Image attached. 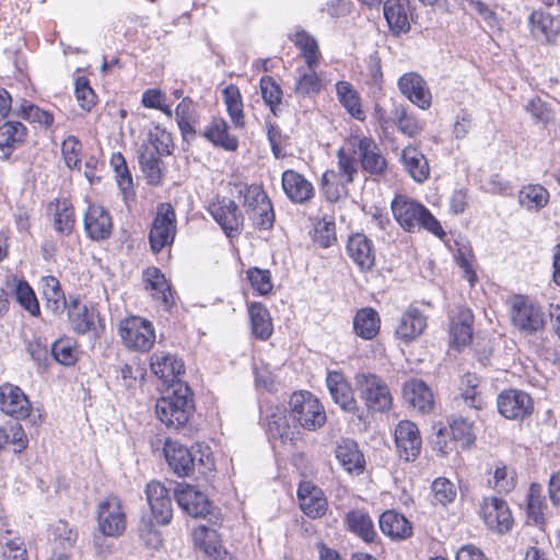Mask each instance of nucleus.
Instances as JSON below:
<instances>
[{
  "instance_id": "nucleus-1",
  "label": "nucleus",
  "mask_w": 560,
  "mask_h": 560,
  "mask_svg": "<svg viewBox=\"0 0 560 560\" xmlns=\"http://www.w3.org/2000/svg\"><path fill=\"white\" fill-rule=\"evenodd\" d=\"M155 410L166 427L183 428L195 411L192 393L188 385L177 383L167 395L156 401Z\"/></svg>"
},
{
  "instance_id": "nucleus-2",
  "label": "nucleus",
  "mask_w": 560,
  "mask_h": 560,
  "mask_svg": "<svg viewBox=\"0 0 560 560\" xmlns=\"http://www.w3.org/2000/svg\"><path fill=\"white\" fill-rule=\"evenodd\" d=\"M397 222L408 232L423 228L436 236L445 235L440 222L422 205L405 197H397L392 203Z\"/></svg>"
},
{
  "instance_id": "nucleus-3",
  "label": "nucleus",
  "mask_w": 560,
  "mask_h": 560,
  "mask_svg": "<svg viewBox=\"0 0 560 560\" xmlns=\"http://www.w3.org/2000/svg\"><path fill=\"white\" fill-rule=\"evenodd\" d=\"M290 418L294 425L316 431L327 420L322 402L310 392H295L289 400Z\"/></svg>"
},
{
  "instance_id": "nucleus-4",
  "label": "nucleus",
  "mask_w": 560,
  "mask_h": 560,
  "mask_svg": "<svg viewBox=\"0 0 560 560\" xmlns=\"http://www.w3.org/2000/svg\"><path fill=\"white\" fill-rule=\"evenodd\" d=\"M510 317L512 325L524 335H534L546 324L542 308L524 295H514L510 300Z\"/></svg>"
},
{
  "instance_id": "nucleus-5",
  "label": "nucleus",
  "mask_w": 560,
  "mask_h": 560,
  "mask_svg": "<svg viewBox=\"0 0 560 560\" xmlns=\"http://www.w3.org/2000/svg\"><path fill=\"white\" fill-rule=\"evenodd\" d=\"M355 384L369 410L374 412L387 411L393 402V397L387 384L377 375L359 373Z\"/></svg>"
},
{
  "instance_id": "nucleus-6",
  "label": "nucleus",
  "mask_w": 560,
  "mask_h": 560,
  "mask_svg": "<svg viewBox=\"0 0 560 560\" xmlns=\"http://www.w3.org/2000/svg\"><path fill=\"white\" fill-rule=\"evenodd\" d=\"M119 335L126 347L137 351H149L155 340L152 324L140 317H130L121 320Z\"/></svg>"
},
{
  "instance_id": "nucleus-7",
  "label": "nucleus",
  "mask_w": 560,
  "mask_h": 560,
  "mask_svg": "<svg viewBox=\"0 0 560 560\" xmlns=\"http://www.w3.org/2000/svg\"><path fill=\"white\" fill-rule=\"evenodd\" d=\"M176 234V215L170 203H162L158 208L156 217L152 223L149 240L154 253H160L165 246L173 243Z\"/></svg>"
},
{
  "instance_id": "nucleus-8",
  "label": "nucleus",
  "mask_w": 560,
  "mask_h": 560,
  "mask_svg": "<svg viewBox=\"0 0 560 560\" xmlns=\"http://www.w3.org/2000/svg\"><path fill=\"white\" fill-rule=\"evenodd\" d=\"M98 528L105 536L117 537L126 528V515L121 501L116 495H108L97 506Z\"/></svg>"
},
{
  "instance_id": "nucleus-9",
  "label": "nucleus",
  "mask_w": 560,
  "mask_h": 560,
  "mask_svg": "<svg viewBox=\"0 0 560 560\" xmlns=\"http://www.w3.org/2000/svg\"><path fill=\"white\" fill-rule=\"evenodd\" d=\"M301 511L312 520H318L328 511V500L322 488L308 480H302L298 488Z\"/></svg>"
},
{
  "instance_id": "nucleus-10",
  "label": "nucleus",
  "mask_w": 560,
  "mask_h": 560,
  "mask_svg": "<svg viewBox=\"0 0 560 560\" xmlns=\"http://www.w3.org/2000/svg\"><path fill=\"white\" fill-rule=\"evenodd\" d=\"M395 444L399 457L406 462H413L420 454L422 440L416 423L401 420L395 429Z\"/></svg>"
},
{
  "instance_id": "nucleus-11",
  "label": "nucleus",
  "mask_w": 560,
  "mask_h": 560,
  "mask_svg": "<svg viewBox=\"0 0 560 560\" xmlns=\"http://www.w3.org/2000/svg\"><path fill=\"white\" fill-rule=\"evenodd\" d=\"M481 516L490 529L500 534L508 533L514 522L506 501L497 497H490L483 500L481 504Z\"/></svg>"
},
{
  "instance_id": "nucleus-12",
  "label": "nucleus",
  "mask_w": 560,
  "mask_h": 560,
  "mask_svg": "<svg viewBox=\"0 0 560 560\" xmlns=\"http://www.w3.org/2000/svg\"><path fill=\"white\" fill-rule=\"evenodd\" d=\"M497 405L499 412L508 419H523L534 410L532 397L516 389L503 390L498 397Z\"/></svg>"
},
{
  "instance_id": "nucleus-13",
  "label": "nucleus",
  "mask_w": 560,
  "mask_h": 560,
  "mask_svg": "<svg viewBox=\"0 0 560 560\" xmlns=\"http://www.w3.org/2000/svg\"><path fill=\"white\" fill-rule=\"evenodd\" d=\"M0 410L7 416L23 420L30 416L32 405L19 386L4 383L0 385Z\"/></svg>"
},
{
  "instance_id": "nucleus-14",
  "label": "nucleus",
  "mask_w": 560,
  "mask_h": 560,
  "mask_svg": "<svg viewBox=\"0 0 560 560\" xmlns=\"http://www.w3.org/2000/svg\"><path fill=\"white\" fill-rule=\"evenodd\" d=\"M147 500L158 524L166 525L172 521L173 508L168 489L159 481H151L145 488Z\"/></svg>"
},
{
  "instance_id": "nucleus-15",
  "label": "nucleus",
  "mask_w": 560,
  "mask_h": 560,
  "mask_svg": "<svg viewBox=\"0 0 560 560\" xmlns=\"http://www.w3.org/2000/svg\"><path fill=\"white\" fill-rule=\"evenodd\" d=\"M152 372L167 384L170 388L175 387L179 381V375L185 372L184 363L176 355L168 352H154L150 359Z\"/></svg>"
},
{
  "instance_id": "nucleus-16",
  "label": "nucleus",
  "mask_w": 560,
  "mask_h": 560,
  "mask_svg": "<svg viewBox=\"0 0 560 560\" xmlns=\"http://www.w3.org/2000/svg\"><path fill=\"white\" fill-rule=\"evenodd\" d=\"M210 212L229 237L240 234L244 218L235 201L223 198L210 207Z\"/></svg>"
},
{
  "instance_id": "nucleus-17",
  "label": "nucleus",
  "mask_w": 560,
  "mask_h": 560,
  "mask_svg": "<svg viewBox=\"0 0 560 560\" xmlns=\"http://www.w3.org/2000/svg\"><path fill=\"white\" fill-rule=\"evenodd\" d=\"M346 250L360 271H370L375 266L374 244L365 234H352L348 238Z\"/></svg>"
},
{
  "instance_id": "nucleus-18",
  "label": "nucleus",
  "mask_w": 560,
  "mask_h": 560,
  "mask_svg": "<svg viewBox=\"0 0 560 560\" xmlns=\"http://www.w3.org/2000/svg\"><path fill=\"white\" fill-rule=\"evenodd\" d=\"M175 499L179 508L192 517H203L210 512L208 497L191 485H182L175 490Z\"/></svg>"
},
{
  "instance_id": "nucleus-19",
  "label": "nucleus",
  "mask_w": 560,
  "mask_h": 560,
  "mask_svg": "<svg viewBox=\"0 0 560 560\" xmlns=\"http://www.w3.org/2000/svg\"><path fill=\"white\" fill-rule=\"evenodd\" d=\"M427 327V316L416 306L410 305L400 316L395 328V336L405 343L418 339Z\"/></svg>"
},
{
  "instance_id": "nucleus-20",
  "label": "nucleus",
  "mask_w": 560,
  "mask_h": 560,
  "mask_svg": "<svg viewBox=\"0 0 560 560\" xmlns=\"http://www.w3.org/2000/svg\"><path fill=\"white\" fill-rule=\"evenodd\" d=\"M326 383L332 400L343 411L350 413L359 411V405L353 396L352 388L342 373L338 371L328 372Z\"/></svg>"
},
{
  "instance_id": "nucleus-21",
  "label": "nucleus",
  "mask_w": 560,
  "mask_h": 560,
  "mask_svg": "<svg viewBox=\"0 0 560 560\" xmlns=\"http://www.w3.org/2000/svg\"><path fill=\"white\" fill-rule=\"evenodd\" d=\"M163 154H170L167 145L159 148L151 141V145H144L139 156L142 172L150 185L158 186L162 183L164 170L160 155Z\"/></svg>"
},
{
  "instance_id": "nucleus-22",
  "label": "nucleus",
  "mask_w": 560,
  "mask_h": 560,
  "mask_svg": "<svg viewBox=\"0 0 560 560\" xmlns=\"http://www.w3.org/2000/svg\"><path fill=\"white\" fill-rule=\"evenodd\" d=\"M84 229L88 236L102 241L112 234L113 222L106 209L98 205H90L84 213Z\"/></svg>"
},
{
  "instance_id": "nucleus-23",
  "label": "nucleus",
  "mask_w": 560,
  "mask_h": 560,
  "mask_svg": "<svg viewBox=\"0 0 560 560\" xmlns=\"http://www.w3.org/2000/svg\"><path fill=\"white\" fill-rule=\"evenodd\" d=\"M399 91L413 104L422 109L431 105V93L425 81L416 72H408L398 80Z\"/></svg>"
},
{
  "instance_id": "nucleus-24",
  "label": "nucleus",
  "mask_w": 560,
  "mask_h": 560,
  "mask_svg": "<svg viewBox=\"0 0 560 560\" xmlns=\"http://www.w3.org/2000/svg\"><path fill=\"white\" fill-rule=\"evenodd\" d=\"M355 147L358 148L361 164L365 172L371 175H382L386 171L387 160L383 155L378 144L372 138H359Z\"/></svg>"
},
{
  "instance_id": "nucleus-25",
  "label": "nucleus",
  "mask_w": 560,
  "mask_h": 560,
  "mask_svg": "<svg viewBox=\"0 0 560 560\" xmlns=\"http://www.w3.org/2000/svg\"><path fill=\"white\" fill-rule=\"evenodd\" d=\"M282 188L287 197L295 203H303L314 195L313 185L303 175L293 170L283 172Z\"/></svg>"
},
{
  "instance_id": "nucleus-26",
  "label": "nucleus",
  "mask_w": 560,
  "mask_h": 560,
  "mask_svg": "<svg viewBox=\"0 0 560 560\" xmlns=\"http://www.w3.org/2000/svg\"><path fill=\"white\" fill-rule=\"evenodd\" d=\"M400 162L407 174L417 183H424L430 175V165L425 155L416 147L402 149Z\"/></svg>"
},
{
  "instance_id": "nucleus-27",
  "label": "nucleus",
  "mask_w": 560,
  "mask_h": 560,
  "mask_svg": "<svg viewBox=\"0 0 560 560\" xmlns=\"http://www.w3.org/2000/svg\"><path fill=\"white\" fill-rule=\"evenodd\" d=\"M165 458L170 467L179 477L189 476L195 468V458L184 445L167 442L164 447Z\"/></svg>"
},
{
  "instance_id": "nucleus-28",
  "label": "nucleus",
  "mask_w": 560,
  "mask_h": 560,
  "mask_svg": "<svg viewBox=\"0 0 560 560\" xmlns=\"http://www.w3.org/2000/svg\"><path fill=\"white\" fill-rule=\"evenodd\" d=\"M145 289L151 291L153 299L159 301L165 310L173 304L171 287L164 275L156 267H150L143 271Z\"/></svg>"
},
{
  "instance_id": "nucleus-29",
  "label": "nucleus",
  "mask_w": 560,
  "mask_h": 560,
  "mask_svg": "<svg viewBox=\"0 0 560 560\" xmlns=\"http://www.w3.org/2000/svg\"><path fill=\"white\" fill-rule=\"evenodd\" d=\"M532 33L535 37H541L547 44L556 45L560 37V22L553 16L541 11H534L529 16Z\"/></svg>"
},
{
  "instance_id": "nucleus-30",
  "label": "nucleus",
  "mask_w": 560,
  "mask_h": 560,
  "mask_svg": "<svg viewBox=\"0 0 560 560\" xmlns=\"http://www.w3.org/2000/svg\"><path fill=\"white\" fill-rule=\"evenodd\" d=\"M378 524L382 533L394 540L405 539L412 534L410 522L395 510L382 513Z\"/></svg>"
},
{
  "instance_id": "nucleus-31",
  "label": "nucleus",
  "mask_w": 560,
  "mask_h": 560,
  "mask_svg": "<svg viewBox=\"0 0 560 560\" xmlns=\"http://www.w3.org/2000/svg\"><path fill=\"white\" fill-rule=\"evenodd\" d=\"M335 455L339 464L348 472L360 474L364 468L363 455L353 440H341L336 446Z\"/></svg>"
},
{
  "instance_id": "nucleus-32",
  "label": "nucleus",
  "mask_w": 560,
  "mask_h": 560,
  "mask_svg": "<svg viewBox=\"0 0 560 560\" xmlns=\"http://www.w3.org/2000/svg\"><path fill=\"white\" fill-rule=\"evenodd\" d=\"M402 394L410 406L422 412H427L433 407L432 392L423 381L411 380L405 383Z\"/></svg>"
},
{
  "instance_id": "nucleus-33",
  "label": "nucleus",
  "mask_w": 560,
  "mask_h": 560,
  "mask_svg": "<svg viewBox=\"0 0 560 560\" xmlns=\"http://www.w3.org/2000/svg\"><path fill=\"white\" fill-rule=\"evenodd\" d=\"M48 212L54 218V228L56 232L63 235L71 233L75 219L72 203L68 199L60 198L51 201L48 205Z\"/></svg>"
},
{
  "instance_id": "nucleus-34",
  "label": "nucleus",
  "mask_w": 560,
  "mask_h": 560,
  "mask_svg": "<svg viewBox=\"0 0 560 560\" xmlns=\"http://www.w3.org/2000/svg\"><path fill=\"white\" fill-rule=\"evenodd\" d=\"M203 137L217 147L226 151H236L238 140L229 133L228 122L220 117H214L203 130Z\"/></svg>"
},
{
  "instance_id": "nucleus-35",
  "label": "nucleus",
  "mask_w": 560,
  "mask_h": 560,
  "mask_svg": "<svg viewBox=\"0 0 560 560\" xmlns=\"http://www.w3.org/2000/svg\"><path fill=\"white\" fill-rule=\"evenodd\" d=\"M318 67H299L294 83V93L301 97H311L318 94L323 88Z\"/></svg>"
},
{
  "instance_id": "nucleus-36",
  "label": "nucleus",
  "mask_w": 560,
  "mask_h": 560,
  "mask_svg": "<svg viewBox=\"0 0 560 560\" xmlns=\"http://www.w3.org/2000/svg\"><path fill=\"white\" fill-rule=\"evenodd\" d=\"M196 544L211 560H231L229 552L222 547L214 529L200 526L194 533Z\"/></svg>"
},
{
  "instance_id": "nucleus-37",
  "label": "nucleus",
  "mask_w": 560,
  "mask_h": 560,
  "mask_svg": "<svg viewBox=\"0 0 560 560\" xmlns=\"http://www.w3.org/2000/svg\"><path fill=\"white\" fill-rule=\"evenodd\" d=\"M26 128L19 121H7L0 127V159H8L13 149L24 142Z\"/></svg>"
},
{
  "instance_id": "nucleus-38",
  "label": "nucleus",
  "mask_w": 560,
  "mask_h": 560,
  "mask_svg": "<svg viewBox=\"0 0 560 560\" xmlns=\"http://www.w3.org/2000/svg\"><path fill=\"white\" fill-rule=\"evenodd\" d=\"M383 13L394 35L398 36L409 32L410 23L408 14L405 4L400 0H386L384 2Z\"/></svg>"
},
{
  "instance_id": "nucleus-39",
  "label": "nucleus",
  "mask_w": 560,
  "mask_h": 560,
  "mask_svg": "<svg viewBox=\"0 0 560 560\" xmlns=\"http://www.w3.org/2000/svg\"><path fill=\"white\" fill-rule=\"evenodd\" d=\"M381 318L372 307H364L357 312L353 318L354 332L365 340L375 338L380 331Z\"/></svg>"
},
{
  "instance_id": "nucleus-40",
  "label": "nucleus",
  "mask_w": 560,
  "mask_h": 560,
  "mask_svg": "<svg viewBox=\"0 0 560 560\" xmlns=\"http://www.w3.org/2000/svg\"><path fill=\"white\" fill-rule=\"evenodd\" d=\"M474 316L467 308H460L456 317L451 322V341L456 347H463L472 338L471 324Z\"/></svg>"
},
{
  "instance_id": "nucleus-41",
  "label": "nucleus",
  "mask_w": 560,
  "mask_h": 560,
  "mask_svg": "<svg viewBox=\"0 0 560 560\" xmlns=\"http://www.w3.org/2000/svg\"><path fill=\"white\" fill-rule=\"evenodd\" d=\"M348 528L366 542H372L376 537L373 521L364 510H351L346 515Z\"/></svg>"
},
{
  "instance_id": "nucleus-42",
  "label": "nucleus",
  "mask_w": 560,
  "mask_h": 560,
  "mask_svg": "<svg viewBox=\"0 0 560 560\" xmlns=\"http://www.w3.org/2000/svg\"><path fill=\"white\" fill-rule=\"evenodd\" d=\"M40 283L47 308L55 314L62 313L67 308V300L59 280L54 276H46Z\"/></svg>"
},
{
  "instance_id": "nucleus-43",
  "label": "nucleus",
  "mask_w": 560,
  "mask_h": 560,
  "mask_svg": "<svg viewBox=\"0 0 560 560\" xmlns=\"http://www.w3.org/2000/svg\"><path fill=\"white\" fill-rule=\"evenodd\" d=\"M248 313L253 335L261 340L270 338L273 327L268 310L260 303H253L248 308Z\"/></svg>"
},
{
  "instance_id": "nucleus-44",
  "label": "nucleus",
  "mask_w": 560,
  "mask_h": 560,
  "mask_svg": "<svg viewBox=\"0 0 560 560\" xmlns=\"http://www.w3.org/2000/svg\"><path fill=\"white\" fill-rule=\"evenodd\" d=\"M291 39L300 49L307 67L319 66L320 51L317 40L313 36L304 30H299Z\"/></svg>"
},
{
  "instance_id": "nucleus-45",
  "label": "nucleus",
  "mask_w": 560,
  "mask_h": 560,
  "mask_svg": "<svg viewBox=\"0 0 560 560\" xmlns=\"http://www.w3.org/2000/svg\"><path fill=\"white\" fill-rule=\"evenodd\" d=\"M520 205L528 210H539L549 201L548 190L538 184H529L520 190Z\"/></svg>"
},
{
  "instance_id": "nucleus-46",
  "label": "nucleus",
  "mask_w": 560,
  "mask_h": 560,
  "mask_svg": "<svg viewBox=\"0 0 560 560\" xmlns=\"http://www.w3.org/2000/svg\"><path fill=\"white\" fill-rule=\"evenodd\" d=\"M336 90L340 103L349 114L358 120H364L365 114L361 108L360 98L352 85L348 82L340 81L336 84Z\"/></svg>"
},
{
  "instance_id": "nucleus-47",
  "label": "nucleus",
  "mask_w": 560,
  "mask_h": 560,
  "mask_svg": "<svg viewBox=\"0 0 560 560\" xmlns=\"http://www.w3.org/2000/svg\"><path fill=\"white\" fill-rule=\"evenodd\" d=\"M223 98L234 126L238 128L244 127L243 103L238 88L232 84L226 86L223 90Z\"/></svg>"
},
{
  "instance_id": "nucleus-48",
  "label": "nucleus",
  "mask_w": 560,
  "mask_h": 560,
  "mask_svg": "<svg viewBox=\"0 0 560 560\" xmlns=\"http://www.w3.org/2000/svg\"><path fill=\"white\" fill-rule=\"evenodd\" d=\"M68 316L73 329L79 334L88 332L93 325V315L85 305H81L77 300L70 303Z\"/></svg>"
},
{
  "instance_id": "nucleus-49",
  "label": "nucleus",
  "mask_w": 560,
  "mask_h": 560,
  "mask_svg": "<svg viewBox=\"0 0 560 560\" xmlns=\"http://www.w3.org/2000/svg\"><path fill=\"white\" fill-rule=\"evenodd\" d=\"M450 429L454 442L463 450L469 448L474 444L472 424L465 418H454L450 423Z\"/></svg>"
},
{
  "instance_id": "nucleus-50",
  "label": "nucleus",
  "mask_w": 560,
  "mask_h": 560,
  "mask_svg": "<svg viewBox=\"0 0 560 560\" xmlns=\"http://www.w3.org/2000/svg\"><path fill=\"white\" fill-rule=\"evenodd\" d=\"M261 96L270 110L276 115L282 101V90L270 75H264L259 81Z\"/></svg>"
},
{
  "instance_id": "nucleus-51",
  "label": "nucleus",
  "mask_w": 560,
  "mask_h": 560,
  "mask_svg": "<svg viewBox=\"0 0 560 560\" xmlns=\"http://www.w3.org/2000/svg\"><path fill=\"white\" fill-rule=\"evenodd\" d=\"M546 509L545 498L542 497L541 486L533 483L529 488L527 495V512L528 517L535 524L544 522V510Z\"/></svg>"
},
{
  "instance_id": "nucleus-52",
  "label": "nucleus",
  "mask_w": 560,
  "mask_h": 560,
  "mask_svg": "<svg viewBox=\"0 0 560 560\" xmlns=\"http://www.w3.org/2000/svg\"><path fill=\"white\" fill-rule=\"evenodd\" d=\"M390 118L397 125L399 131L408 137H416L422 130L418 120L408 115L402 106H395Z\"/></svg>"
},
{
  "instance_id": "nucleus-53",
  "label": "nucleus",
  "mask_w": 560,
  "mask_h": 560,
  "mask_svg": "<svg viewBox=\"0 0 560 560\" xmlns=\"http://www.w3.org/2000/svg\"><path fill=\"white\" fill-rule=\"evenodd\" d=\"M337 177L343 185L351 184L354 180V176L358 173V164L355 159L351 154L347 153L342 148L337 151Z\"/></svg>"
},
{
  "instance_id": "nucleus-54",
  "label": "nucleus",
  "mask_w": 560,
  "mask_h": 560,
  "mask_svg": "<svg viewBox=\"0 0 560 560\" xmlns=\"http://www.w3.org/2000/svg\"><path fill=\"white\" fill-rule=\"evenodd\" d=\"M51 355L63 365H72L77 360L74 342L69 338H60L51 345Z\"/></svg>"
},
{
  "instance_id": "nucleus-55",
  "label": "nucleus",
  "mask_w": 560,
  "mask_h": 560,
  "mask_svg": "<svg viewBox=\"0 0 560 560\" xmlns=\"http://www.w3.org/2000/svg\"><path fill=\"white\" fill-rule=\"evenodd\" d=\"M15 298L19 304L32 316L39 314V304L37 298L26 281H19L15 287Z\"/></svg>"
},
{
  "instance_id": "nucleus-56",
  "label": "nucleus",
  "mask_w": 560,
  "mask_h": 560,
  "mask_svg": "<svg viewBox=\"0 0 560 560\" xmlns=\"http://www.w3.org/2000/svg\"><path fill=\"white\" fill-rule=\"evenodd\" d=\"M337 178V174L335 171H327L323 174L322 177V190L326 196L327 200L330 202H335L341 198V196H347L348 194V185L341 184L339 180L338 184L335 183Z\"/></svg>"
},
{
  "instance_id": "nucleus-57",
  "label": "nucleus",
  "mask_w": 560,
  "mask_h": 560,
  "mask_svg": "<svg viewBox=\"0 0 560 560\" xmlns=\"http://www.w3.org/2000/svg\"><path fill=\"white\" fill-rule=\"evenodd\" d=\"M290 428L289 419L285 415V409L276 407L268 416L267 429L272 438H283L288 435Z\"/></svg>"
},
{
  "instance_id": "nucleus-58",
  "label": "nucleus",
  "mask_w": 560,
  "mask_h": 560,
  "mask_svg": "<svg viewBox=\"0 0 560 560\" xmlns=\"http://www.w3.org/2000/svg\"><path fill=\"white\" fill-rule=\"evenodd\" d=\"M110 165L114 167L117 176L118 186L122 190L124 195L132 190V177L128 171L126 160L119 152L114 153L110 159Z\"/></svg>"
},
{
  "instance_id": "nucleus-59",
  "label": "nucleus",
  "mask_w": 560,
  "mask_h": 560,
  "mask_svg": "<svg viewBox=\"0 0 560 560\" xmlns=\"http://www.w3.org/2000/svg\"><path fill=\"white\" fill-rule=\"evenodd\" d=\"M314 242L322 248H327L336 241L335 222L326 218L319 220L314 230Z\"/></svg>"
},
{
  "instance_id": "nucleus-60",
  "label": "nucleus",
  "mask_w": 560,
  "mask_h": 560,
  "mask_svg": "<svg viewBox=\"0 0 560 560\" xmlns=\"http://www.w3.org/2000/svg\"><path fill=\"white\" fill-rule=\"evenodd\" d=\"M515 472L505 465H497L493 471V488L498 492L509 493L515 488Z\"/></svg>"
},
{
  "instance_id": "nucleus-61",
  "label": "nucleus",
  "mask_w": 560,
  "mask_h": 560,
  "mask_svg": "<svg viewBox=\"0 0 560 560\" xmlns=\"http://www.w3.org/2000/svg\"><path fill=\"white\" fill-rule=\"evenodd\" d=\"M246 273L252 287L260 295H266L272 290L271 275L269 270L253 267L249 268Z\"/></svg>"
},
{
  "instance_id": "nucleus-62",
  "label": "nucleus",
  "mask_w": 560,
  "mask_h": 560,
  "mask_svg": "<svg viewBox=\"0 0 560 560\" xmlns=\"http://www.w3.org/2000/svg\"><path fill=\"white\" fill-rule=\"evenodd\" d=\"M3 560H28L24 541L20 537L2 539Z\"/></svg>"
},
{
  "instance_id": "nucleus-63",
  "label": "nucleus",
  "mask_w": 560,
  "mask_h": 560,
  "mask_svg": "<svg viewBox=\"0 0 560 560\" xmlns=\"http://www.w3.org/2000/svg\"><path fill=\"white\" fill-rule=\"evenodd\" d=\"M432 493L436 502L446 505L456 498V488L448 479L438 478L432 483Z\"/></svg>"
},
{
  "instance_id": "nucleus-64",
  "label": "nucleus",
  "mask_w": 560,
  "mask_h": 560,
  "mask_svg": "<svg viewBox=\"0 0 560 560\" xmlns=\"http://www.w3.org/2000/svg\"><path fill=\"white\" fill-rule=\"evenodd\" d=\"M75 97L82 109L90 112L95 105L96 95L91 89L89 81L79 78L75 81Z\"/></svg>"
}]
</instances>
